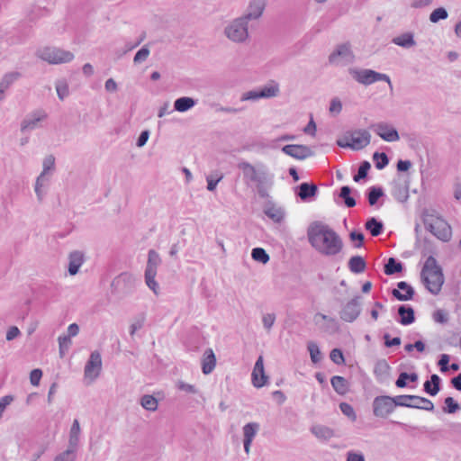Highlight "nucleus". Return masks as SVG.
<instances>
[{
  "instance_id": "1",
  "label": "nucleus",
  "mask_w": 461,
  "mask_h": 461,
  "mask_svg": "<svg viewBox=\"0 0 461 461\" xmlns=\"http://www.w3.org/2000/svg\"><path fill=\"white\" fill-rule=\"evenodd\" d=\"M307 238L311 246L326 257L339 254L344 246L342 239L334 230L318 221L308 226Z\"/></svg>"
},
{
  "instance_id": "2",
  "label": "nucleus",
  "mask_w": 461,
  "mask_h": 461,
  "mask_svg": "<svg viewBox=\"0 0 461 461\" xmlns=\"http://www.w3.org/2000/svg\"><path fill=\"white\" fill-rule=\"evenodd\" d=\"M259 19V0H251L247 12L234 19L224 29L225 36L233 42H243L249 37V23Z\"/></svg>"
},
{
  "instance_id": "3",
  "label": "nucleus",
  "mask_w": 461,
  "mask_h": 461,
  "mask_svg": "<svg viewBox=\"0 0 461 461\" xmlns=\"http://www.w3.org/2000/svg\"><path fill=\"white\" fill-rule=\"evenodd\" d=\"M420 280L425 288L432 294L440 293L445 282L442 267L433 256H429L420 271Z\"/></svg>"
},
{
  "instance_id": "4",
  "label": "nucleus",
  "mask_w": 461,
  "mask_h": 461,
  "mask_svg": "<svg viewBox=\"0 0 461 461\" xmlns=\"http://www.w3.org/2000/svg\"><path fill=\"white\" fill-rule=\"evenodd\" d=\"M407 400H415L424 402L419 398H413L406 395L388 396L379 395L375 397L372 403L373 414L377 418L385 419L393 412L397 406H410Z\"/></svg>"
},
{
  "instance_id": "5",
  "label": "nucleus",
  "mask_w": 461,
  "mask_h": 461,
  "mask_svg": "<svg viewBox=\"0 0 461 461\" xmlns=\"http://www.w3.org/2000/svg\"><path fill=\"white\" fill-rule=\"evenodd\" d=\"M348 73L359 84L369 86L377 81H384L393 89V84L388 75L369 68H350Z\"/></svg>"
},
{
  "instance_id": "6",
  "label": "nucleus",
  "mask_w": 461,
  "mask_h": 461,
  "mask_svg": "<svg viewBox=\"0 0 461 461\" xmlns=\"http://www.w3.org/2000/svg\"><path fill=\"white\" fill-rule=\"evenodd\" d=\"M136 285V278L128 272H123L115 276L111 283V293L120 297L133 293Z\"/></svg>"
},
{
  "instance_id": "7",
  "label": "nucleus",
  "mask_w": 461,
  "mask_h": 461,
  "mask_svg": "<svg viewBox=\"0 0 461 461\" xmlns=\"http://www.w3.org/2000/svg\"><path fill=\"white\" fill-rule=\"evenodd\" d=\"M261 198H267V201L262 205L264 214L274 223L280 224L284 222L286 216L285 207L273 201L269 194L263 189H261Z\"/></svg>"
},
{
  "instance_id": "8",
  "label": "nucleus",
  "mask_w": 461,
  "mask_h": 461,
  "mask_svg": "<svg viewBox=\"0 0 461 461\" xmlns=\"http://www.w3.org/2000/svg\"><path fill=\"white\" fill-rule=\"evenodd\" d=\"M160 263L159 254L154 249H149L144 276L146 285L156 294H158V284L156 282L155 277L157 276V268Z\"/></svg>"
},
{
  "instance_id": "9",
  "label": "nucleus",
  "mask_w": 461,
  "mask_h": 461,
  "mask_svg": "<svg viewBox=\"0 0 461 461\" xmlns=\"http://www.w3.org/2000/svg\"><path fill=\"white\" fill-rule=\"evenodd\" d=\"M40 57L50 64H60L71 61L74 59V54L59 48L47 47L41 50Z\"/></svg>"
},
{
  "instance_id": "10",
  "label": "nucleus",
  "mask_w": 461,
  "mask_h": 461,
  "mask_svg": "<svg viewBox=\"0 0 461 461\" xmlns=\"http://www.w3.org/2000/svg\"><path fill=\"white\" fill-rule=\"evenodd\" d=\"M350 136L351 142L341 143L339 142L340 148H350L352 149H361L366 147L371 140V135L366 130H356L354 131H348Z\"/></svg>"
},
{
  "instance_id": "11",
  "label": "nucleus",
  "mask_w": 461,
  "mask_h": 461,
  "mask_svg": "<svg viewBox=\"0 0 461 461\" xmlns=\"http://www.w3.org/2000/svg\"><path fill=\"white\" fill-rule=\"evenodd\" d=\"M426 230L431 232L438 240L448 241L451 239L452 230L450 225L442 219H438L435 224L429 223L426 218L423 219Z\"/></svg>"
},
{
  "instance_id": "12",
  "label": "nucleus",
  "mask_w": 461,
  "mask_h": 461,
  "mask_svg": "<svg viewBox=\"0 0 461 461\" xmlns=\"http://www.w3.org/2000/svg\"><path fill=\"white\" fill-rule=\"evenodd\" d=\"M361 297L359 295L355 296L348 301L339 312V317L346 322H353L356 321L361 313Z\"/></svg>"
},
{
  "instance_id": "13",
  "label": "nucleus",
  "mask_w": 461,
  "mask_h": 461,
  "mask_svg": "<svg viewBox=\"0 0 461 461\" xmlns=\"http://www.w3.org/2000/svg\"><path fill=\"white\" fill-rule=\"evenodd\" d=\"M371 129H373L374 131L385 141L393 142L400 140V135L397 130L387 122L373 124Z\"/></svg>"
},
{
  "instance_id": "14",
  "label": "nucleus",
  "mask_w": 461,
  "mask_h": 461,
  "mask_svg": "<svg viewBox=\"0 0 461 461\" xmlns=\"http://www.w3.org/2000/svg\"><path fill=\"white\" fill-rule=\"evenodd\" d=\"M282 151L296 159H305L309 157L313 156V151L310 147L301 144H288L282 148Z\"/></svg>"
},
{
  "instance_id": "15",
  "label": "nucleus",
  "mask_w": 461,
  "mask_h": 461,
  "mask_svg": "<svg viewBox=\"0 0 461 461\" xmlns=\"http://www.w3.org/2000/svg\"><path fill=\"white\" fill-rule=\"evenodd\" d=\"M338 58H341L347 63H352L355 59V55L350 49L349 42L342 43L337 46L329 56V62L335 64L338 62Z\"/></svg>"
},
{
  "instance_id": "16",
  "label": "nucleus",
  "mask_w": 461,
  "mask_h": 461,
  "mask_svg": "<svg viewBox=\"0 0 461 461\" xmlns=\"http://www.w3.org/2000/svg\"><path fill=\"white\" fill-rule=\"evenodd\" d=\"M102 369L101 354L95 350L90 354V357L85 366V376L96 378Z\"/></svg>"
},
{
  "instance_id": "17",
  "label": "nucleus",
  "mask_w": 461,
  "mask_h": 461,
  "mask_svg": "<svg viewBox=\"0 0 461 461\" xmlns=\"http://www.w3.org/2000/svg\"><path fill=\"white\" fill-rule=\"evenodd\" d=\"M47 118V113L43 110H36L28 114L21 123V131L25 132L37 128L39 122Z\"/></svg>"
},
{
  "instance_id": "18",
  "label": "nucleus",
  "mask_w": 461,
  "mask_h": 461,
  "mask_svg": "<svg viewBox=\"0 0 461 461\" xmlns=\"http://www.w3.org/2000/svg\"><path fill=\"white\" fill-rule=\"evenodd\" d=\"M397 289L393 288L391 292L393 298L401 302L410 301L413 298L415 291L413 287L405 281L397 283Z\"/></svg>"
},
{
  "instance_id": "19",
  "label": "nucleus",
  "mask_w": 461,
  "mask_h": 461,
  "mask_svg": "<svg viewBox=\"0 0 461 461\" xmlns=\"http://www.w3.org/2000/svg\"><path fill=\"white\" fill-rule=\"evenodd\" d=\"M317 193L318 186L313 183L303 182L295 187V194L303 202L310 201Z\"/></svg>"
},
{
  "instance_id": "20",
  "label": "nucleus",
  "mask_w": 461,
  "mask_h": 461,
  "mask_svg": "<svg viewBox=\"0 0 461 461\" xmlns=\"http://www.w3.org/2000/svg\"><path fill=\"white\" fill-rule=\"evenodd\" d=\"M85 262V255L82 251L74 250L68 255V272L70 276H76L80 267Z\"/></svg>"
},
{
  "instance_id": "21",
  "label": "nucleus",
  "mask_w": 461,
  "mask_h": 461,
  "mask_svg": "<svg viewBox=\"0 0 461 461\" xmlns=\"http://www.w3.org/2000/svg\"><path fill=\"white\" fill-rule=\"evenodd\" d=\"M238 167L242 171L243 178L248 185L257 184V187H259V178L256 168L249 162H240L238 164Z\"/></svg>"
},
{
  "instance_id": "22",
  "label": "nucleus",
  "mask_w": 461,
  "mask_h": 461,
  "mask_svg": "<svg viewBox=\"0 0 461 461\" xmlns=\"http://www.w3.org/2000/svg\"><path fill=\"white\" fill-rule=\"evenodd\" d=\"M397 312L399 315L398 321L402 325H410L416 320L414 309L411 305L402 304L398 307Z\"/></svg>"
},
{
  "instance_id": "23",
  "label": "nucleus",
  "mask_w": 461,
  "mask_h": 461,
  "mask_svg": "<svg viewBox=\"0 0 461 461\" xmlns=\"http://www.w3.org/2000/svg\"><path fill=\"white\" fill-rule=\"evenodd\" d=\"M22 74L18 71L5 73L0 81V101L5 99V91L20 77Z\"/></svg>"
},
{
  "instance_id": "24",
  "label": "nucleus",
  "mask_w": 461,
  "mask_h": 461,
  "mask_svg": "<svg viewBox=\"0 0 461 461\" xmlns=\"http://www.w3.org/2000/svg\"><path fill=\"white\" fill-rule=\"evenodd\" d=\"M216 366V357L212 348H206L202 357V371L204 375L211 374Z\"/></svg>"
},
{
  "instance_id": "25",
  "label": "nucleus",
  "mask_w": 461,
  "mask_h": 461,
  "mask_svg": "<svg viewBox=\"0 0 461 461\" xmlns=\"http://www.w3.org/2000/svg\"><path fill=\"white\" fill-rule=\"evenodd\" d=\"M258 427V424L256 422L248 423L243 427V433H244L243 445H244V450L246 453H249V447H250L251 442L257 433Z\"/></svg>"
},
{
  "instance_id": "26",
  "label": "nucleus",
  "mask_w": 461,
  "mask_h": 461,
  "mask_svg": "<svg viewBox=\"0 0 461 461\" xmlns=\"http://www.w3.org/2000/svg\"><path fill=\"white\" fill-rule=\"evenodd\" d=\"M441 388V378L436 375L433 374L430 375V380H427L423 384V390L425 393L431 396H435L438 393Z\"/></svg>"
},
{
  "instance_id": "27",
  "label": "nucleus",
  "mask_w": 461,
  "mask_h": 461,
  "mask_svg": "<svg viewBox=\"0 0 461 461\" xmlns=\"http://www.w3.org/2000/svg\"><path fill=\"white\" fill-rule=\"evenodd\" d=\"M405 395L411 396L413 398H419V399L424 401V402H420V401H415V400H407V404L410 405V406H406L407 408H416V409H421V410H425V411H434V404L430 400H429L425 397L418 396V395H411V394H405Z\"/></svg>"
},
{
  "instance_id": "28",
  "label": "nucleus",
  "mask_w": 461,
  "mask_h": 461,
  "mask_svg": "<svg viewBox=\"0 0 461 461\" xmlns=\"http://www.w3.org/2000/svg\"><path fill=\"white\" fill-rule=\"evenodd\" d=\"M311 432L319 439L327 441L334 437V430L324 425H314L311 428Z\"/></svg>"
},
{
  "instance_id": "29",
  "label": "nucleus",
  "mask_w": 461,
  "mask_h": 461,
  "mask_svg": "<svg viewBox=\"0 0 461 461\" xmlns=\"http://www.w3.org/2000/svg\"><path fill=\"white\" fill-rule=\"evenodd\" d=\"M348 267L350 272L354 274H360L366 270V262L362 256H352L348 262Z\"/></svg>"
},
{
  "instance_id": "30",
  "label": "nucleus",
  "mask_w": 461,
  "mask_h": 461,
  "mask_svg": "<svg viewBox=\"0 0 461 461\" xmlns=\"http://www.w3.org/2000/svg\"><path fill=\"white\" fill-rule=\"evenodd\" d=\"M280 86L275 80H269L267 84L261 86V99L272 98L279 95Z\"/></svg>"
},
{
  "instance_id": "31",
  "label": "nucleus",
  "mask_w": 461,
  "mask_h": 461,
  "mask_svg": "<svg viewBox=\"0 0 461 461\" xmlns=\"http://www.w3.org/2000/svg\"><path fill=\"white\" fill-rule=\"evenodd\" d=\"M80 431L79 421L75 419L69 430L68 447L77 450Z\"/></svg>"
},
{
  "instance_id": "32",
  "label": "nucleus",
  "mask_w": 461,
  "mask_h": 461,
  "mask_svg": "<svg viewBox=\"0 0 461 461\" xmlns=\"http://www.w3.org/2000/svg\"><path fill=\"white\" fill-rule=\"evenodd\" d=\"M365 228L373 237H377L383 233L384 226V223L375 217H370L366 220Z\"/></svg>"
},
{
  "instance_id": "33",
  "label": "nucleus",
  "mask_w": 461,
  "mask_h": 461,
  "mask_svg": "<svg viewBox=\"0 0 461 461\" xmlns=\"http://www.w3.org/2000/svg\"><path fill=\"white\" fill-rule=\"evenodd\" d=\"M196 104V100L193 97L183 96L177 98L174 103V110L179 113H185L192 109Z\"/></svg>"
},
{
  "instance_id": "34",
  "label": "nucleus",
  "mask_w": 461,
  "mask_h": 461,
  "mask_svg": "<svg viewBox=\"0 0 461 461\" xmlns=\"http://www.w3.org/2000/svg\"><path fill=\"white\" fill-rule=\"evenodd\" d=\"M392 42L397 46L409 49L411 47L415 46L416 42L414 41V35L412 32H404L401 35L394 37L392 40Z\"/></svg>"
},
{
  "instance_id": "35",
  "label": "nucleus",
  "mask_w": 461,
  "mask_h": 461,
  "mask_svg": "<svg viewBox=\"0 0 461 461\" xmlns=\"http://www.w3.org/2000/svg\"><path fill=\"white\" fill-rule=\"evenodd\" d=\"M330 384L334 391L339 395H344L348 392V383L343 376H332L330 379Z\"/></svg>"
},
{
  "instance_id": "36",
  "label": "nucleus",
  "mask_w": 461,
  "mask_h": 461,
  "mask_svg": "<svg viewBox=\"0 0 461 461\" xmlns=\"http://www.w3.org/2000/svg\"><path fill=\"white\" fill-rule=\"evenodd\" d=\"M403 270V264L395 258H389L384 266V272L387 276L401 273Z\"/></svg>"
},
{
  "instance_id": "37",
  "label": "nucleus",
  "mask_w": 461,
  "mask_h": 461,
  "mask_svg": "<svg viewBox=\"0 0 461 461\" xmlns=\"http://www.w3.org/2000/svg\"><path fill=\"white\" fill-rule=\"evenodd\" d=\"M384 195V193L381 186L373 185L366 190V196L370 206L375 205Z\"/></svg>"
},
{
  "instance_id": "38",
  "label": "nucleus",
  "mask_w": 461,
  "mask_h": 461,
  "mask_svg": "<svg viewBox=\"0 0 461 461\" xmlns=\"http://www.w3.org/2000/svg\"><path fill=\"white\" fill-rule=\"evenodd\" d=\"M409 186L402 185L401 184H395L393 185L392 194L400 203H404L409 198Z\"/></svg>"
},
{
  "instance_id": "39",
  "label": "nucleus",
  "mask_w": 461,
  "mask_h": 461,
  "mask_svg": "<svg viewBox=\"0 0 461 461\" xmlns=\"http://www.w3.org/2000/svg\"><path fill=\"white\" fill-rule=\"evenodd\" d=\"M351 191L348 185H343L340 187L339 194V196L343 199L344 204L348 208H352L357 204L356 199L351 196Z\"/></svg>"
},
{
  "instance_id": "40",
  "label": "nucleus",
  "mask_w": 461,
  "mask_h": 461,
  "mask_svg": "<svg viewBox=\"0 0 461 461\" xmlns=\"http://www.w3.org/2000/svg\"><path fill=\"white\" fill-rule=\"evenodd\" d=\"M390 366L385 359H379L376 361L374 367V374L377 378H384L388 375Z\"/></svg>"
},
{
  "instance_id": "41",
  "label": "nucleus",
  "mask_w": 461,
  "mask_h": 461,
  "mask_svg": "<svg viewBox=\"0 0 461 461\" xmlns=\"http://www.w3.org/2000/svg\"><path fill=\"white\" fill-rule=\"evenodd\" d=\"M140 405L147 411H155L158 409V400L150 394H144L140 401Z\"/></svg>"
},
{
  "instance_id": "42",
  "label": "nucleus",
  "mask_w": 461,
  "mask_h": 461,
  "mask_svg": "<svg viewBox=\"0 0 461 461\" xmlns=\"http://www.w3.org/2000/svg\"><path fill=\"white\" fill-rule=\"evenodd\" d=\"M223 178V174L218 171L213 172L206 176L207 181V190L210 192H213L216 189V186L220 181Z\"/></svg>"
},
{
  "instance_id": "43",
  "label": "nucleus",
  "mask_w": 461,
  "mask_h": 461,
  "mask_svg": "<svg viewBox=\"0 0 461 461\" xmlns=\"http://www.w3.org/2000/svg\"><path fill=\"white\" fill-rule=\"evenodd\" d=\"M373 160L375 167L379 170L384 169L389 164V158L384 152H375L373 154Z\"/></svg>"
},
{
  "instance_id": "44",
  "label": "nucleus",
  "mask_w": 461,
  "mask_h": 461,
  "mask_svg": "<svg viewBox=\"0 0 461 461\" xmlns=\"http://www.w3.org/2000/svg\"><path fill=\"white\" fill-rule=\"evenodd\" d=\"M371 168V164L365 160L360 163L357 173L353 176L355 182H359L362 179L366 178L368 171Z\"/></svg>"
},
{
  "instance_id": "45",
  "label": "nucleus",
  "mask_w": 461,
  "mask_h": 461,
  "mask_svg": "<svg viewBox=\"0 0 461 461\" xmlns=\"http://www.w3.org/2000/svg\"><path fill=\"white\" fill-rule=\"evenodd\" d=\"M445 406L443 407V411L445 413H455L460 409V405L458 402L451 396L445 398L444 400Z\"/></svg>"
},
{
  "instance_id": "46",
  "label": "nucleus",
  "mask_w": 461,
  "mask_h": 461,
  "mask_svg": "<svg viewBox=\"0 0 461 461\" xmlns=\"http://www.w3.org/2000/svg\"><path fill=\"white\" fill-rule=\"evenodd\" d=\"M307 348L310 352L312 361L314 364L319 363L321 360L322 356L318 345L311 341L308 343Z\"/></svg>"
},
{
  "instance_id": "47",
  "label": "nucleus",
  "mask_w": 461,
  "mask_h": 461,
  "mask_svg": "<svg viewBox=\"0 0 461 461\" xmlns=\"http://www.w3.org/2000/svg\"><path fill=\"white\" fill-rule=\"evenodd\" d=\"M77 451L68 447V449L59 454L53 461H76Z\"/></svg>"
},
{
  "instance_id": "48",
  "label": "nucleus",
  "mask_w": 461,
  "mask_h": 461,
  "mask_svg": "<svg viewBox=\"0 0 461 461\" xmlns=\"http://www.w3.org/2000/svg\"><path fill=\"white\" fill-rule=\"evenodd\" d=\"M448 16L447 11L444 7L436 8L429 14V21L433 23L445 20Z\"/></svg>"
},
{
  "instance_id": "49",
  "label": "nucleus",
  "mask_w": 461,
  "mask_h": 461,
  "mask_svg": "<svg viewBox=\"0 0 461 461\" xmlns=\"http://www.w3.org/2000/svg\"><path fill=\"white\" fill-rule=\"evenodd\" d=\"M55 87L60 100H64L69 95L68 85L66 80H59Z\"/></svg>"
},
{
  "instance_id": "50",
  "label": "nucleus",
  "mask_w": 461,
  "mask_h": 461,
  "mask_svg": "<svg viewBox=\"0 0 461 461\" xmlns=\"http://www.w3.org/2000/svg\"><path fill=\"white\" fill-rule=\"evenodd\" d=\"M349 240L354 242V248L359 249L364 245L365 236L359 230H352L349 233Z\"/></svg>"
},
{
  "instance_id": "51",
  "label": "nucleus",
  "mask_w": 461,
  "mask_h": 461,
  "mask_svg": "<svg viewBox=\"0 0 461 461\" xmlns=\"http://www.w3.org/2000/svg\"><path fill=\"white\" fill-rule=\"evenodd\" d=\"M59 341V351L60 357H64L65 354L68 352L72 341L71 339L65 336H59L58 339Z\"/></svg>"
},
{
  "instance_id": "52",
  "label": "nucleus",
  "mask_w": 461,
  "mask_h": 461,
  "mask_svg": "<svg viewBox=\"0 0 461 461\" xmlns=\"http://www.w3.org/2000/svg\"><path fill=\"white\" fill-rule=\"evenodd\" d=\"M339 409L341 412L348 419H350L352 421H355L357 420V414L354 411V408L349 403L340 402Z\"/></svg>"
},
{
  "instance_id": "53",
  "label": "nucleus",
  "mask_w": 461,
  "mask_h": 461,
  "mask_svg": "<svg viewBox=\"0 0 461 461\" xmlns=\"http://www.w3.org/2000/svg\"><path fill=\"white\" fill-rule=\"evenodd\" d=\"M330 357L333 363L336 365H343L345 364L344 355L341 349L333 348L330 353Z\"/></svg>"
},
{
  "instance_id": "54",
  "label": "nucleus",
  "mask_w": 461,
  "mask_h": 461,
  "mask_svg": "<svg viewBox=\"0 0 461 461\" xmlns=\"http://www.w3.org/2000/svg\"><path fill=\"white\" fill-rule=\"evenodd\" d=\"M149 50L147 46H143L141 49H140L134 58H133V62L135 64H139V63H141L142 61L146 60L147 58L149 57Z\"/></svg>"
},
{
  "instance_id": "55",
  "label": "nucleus",
  "mask_w": 461,
  "mask_h": 461,
  "mask_svg": "<svg viewBox=\"0 0 461 461\" xmlns=\"http://www.w3.org/2000/svg\"><path fill=\"white\" fill-rule=\"evenodd\" d=\"M44 179L43 174H40L35 182L34 191L39 202H41L44 196V193L41 190Z\"/></svg>"
},
{
  "instance_id": "56",
  "label": "nucleus",
  "mask_w": 461,
  "mask_h": 461,
  "mask_svg": "<svg viewBox=\"0 0 461 461\" xmlns=\"http://www.w3.org/2000/svg\"><path fill=\"white\" fill-rule=\"evenodd\" d=\"M43 170L41 174H43V176H45L46 173L50 170L54 169L55 167V158L53 155H49L43 159Z\"/></svg>"
},
{
  "instance_id": "57",
  "label": "nucleus",
  "mask_w": 461,
  "mask_h": 461,
  "mask_svg": "<svg viewBox=\"0 0 461 461\" xmlns=\"http://www.w3.org/2000/svg\"><path fill=\"white\" fill-rule=\"evenodd\" d=\"M42 377V371L40 368H35L31 371L30 374V382L32 385L37 386L40 384V381Z\"/></svg>"
},
{
  "instance_id": "58",
  "label": "nucleus",
  "mask_w": 461,
  "mask_h": 461,
  "mask_svg": "<svg viewBox=\"0 0 461 461\" xmlns=\"http://www.w3.org/2000/svg\"><path fill=\"white\" fill-rule=\"evenodd\" d=\"M263 326L267 330V332L270 331L272 326L276 321V314L275 313H267L263 316L262 319Z\"/></svg>"
},
{
  "instance_id": "59",
  "label": "nucleus",
  "mask_w": 461,
  "mask_h": 461,
  "mask_svg": "<svg viewBox=\"0 0 461 461\" xmlns=\"http://www.w3.org/2000/svg\"><path fill=\"white\" fill-rule=\"evenodd\" d=\"M449 360L450 357L447 354H441L438 362L440 371L446 373L449 370Z\"/></svg>"
},
{
  "instance_id": "60",
  "label": "nucleus",
  "mask_w": 461,
  "mask_h": 461,
  "mask_svg": "<svg viewBox=\"0 0 461 461\" xmlns=\"http://www.w3.org/2000/svg\"><path fill=\"white\" fill-rule=\"evenodd\" d=\"M384 346L386 348H392L401 345V338L400 337H394L391 339L390 335L388 333L384 334Z\"/></svg>"
},
{
  "instance_id": "61",
  "label": "nucleus",
  "mask_w": 461,
  "mask_h": 461,
  "mask_svg": "<svg viewBox=\"0 0 461 461\" xmlns=\"http://www.w3.org/2000/svg\"><path fill=\"white\" fill-rule=\"evenodd\" d=\"M251 376L253 385L256 388H259V357L255 362Z\"/></svg>"
},
{
  "instance_id": "62",
  "label": "nucleus",
  "mask_w": 461,
  "mask_h": 461,
  "mask_svg": "<svg viewBox=\"0 0 461 461\" xmlns=\"http://www.w3.org/2000/svg\"><path fill=\"white\" fill-rule=\"evenodd\" d=\"M342 110V104L341 101L338 97H334L330 101V112L332 113H339Z\"/></svg>"
},
{
  "instance_id": "63",
  "label": "nucleus",
  "mask_w": 461,
  "mask_h": 461,
  "mask_svg": "<svg viewBox=\"0 0 461 461\" xmlns=\"http://www.w3.org/2000/svg\"><path fill=\"white\" fill-rule=\"evenodd\" d=\"M149 130L142 131L137 139L136 146L139 148L145 146L149 138Z\"/></svg>"
},
{
  "instance_id": "64",
  "label": "nucleus",
  "mask_w": 461,
  "mask_h": 461,
  "mask_svg": "<svg viewBox=\"0 0 461 461\" xmlns=\"http://www.w3.org/2000/svg\"><path fill=\"white\" fill-rule=\"evenodd\" d=\"M433 320L438 323H446L447 315L443 310H437L433 312Z\"/></svg>"
}]
</instances>
